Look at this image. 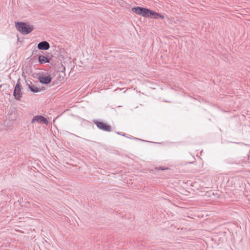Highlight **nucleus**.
Masks as SVG:
<instances>
[{"instance_id":"5","label":"nucleus","mask_w":250,"mask_h":250,"mask_svg":"<svg viewBox=\"0 0 250 250\" xmlns=\"http://www.w3.org/2000/svg\"><path fill=\"white\" fill-rule=\"evenodd\" d=\"M52 77L50 75L45 76L43 73L39 74L38 76L39 81L42 84H47L50 83Z\"/></svg>"},{"instance_id":"2","label":"nucleus","mask_w":250,"mask_h":250,"mask_svg":"<svg viewBox=\"0 0 250 250\" xmlns=\"http://www.w3.org/2000/svg\"><path fill=\"white\" fill-rule=\"evenodd\" d=\"M22 89L21 84V80L18 79L17 83L15 86L13 92V96L15 99L17 100H20L22 96V92L21 89Z\"/></svg>"},{"instance_id":"11","label":"nucleus","mask_w":250,"mask_h":250,"mask_svg":"<svg viewBox=\"0 0 250 250\" xmlns=\"http://www.w3.org/2000/svg\"><path fill=\"white\" fill-rule=\"evenodd\" d=\"M153 18L155 19H164V16L163 15H161L160 14H159L158 13L155 12V16H154Z\"/></svg>"},{"instance_id":"10","label":"nucleus","mask_w":250,"mask_h":250,"mask_svg":"<svg viewBox=\"0 0 250 250\" xmlns=\"http://www.w3.org/2000/svg\"><path fill=\"white\" fill-rule=\"evenodd\" d=\"M155 12H156L148 9V11L147 12V15L148 16L146 17H151L153 18L154 16H155Z\"/></svg>"},{"instance_id":"1","label":"nucleus","mask_w":250,"mask_h":250,"mask_svg":"<svg viewBox=\"0 0 250 250\" xmlns=\"http://www.w3.org/2000/svg\"><path fill=\"white\" fill-rule=\"evenodd\" d=\"M15 27L17 30L23 35H26L31 33L34 29L33 25L23 22H16L15 23Z\"/></svg>"},{"instance_id":"6","label":"nucleus","mask_w":250,"mask_h":250,"mask_svg":"<svg viewBox=\"0 0 250 250\" xmlns=\"http://www.w3.org/2000/svg\"><path fill=\"white\" fill-rule=\"evenodd\" d=\"M32 123L35 122L42 123L45 125H47L48 122L46 118L41 115L35 116L33 117L31 121Z\"/></svg>"},{"instance_id":"3","label":"nucleus","mask_w":250,"mask_h":250,"mask_svg":"<svg viewBox=\"0 0 250 250\" xmlns=\"http://www.w3.org/2000/svg\"><path fill=\"white\" fill-rule=\"evenodd\" d=\"M93 122L100 129L107 132L111 131V127L109 125L97 120H94Z\"/></svg>"},{"instance_id":"9","label":"nucleus","mask_w":250,"mask_h":250,"mask_svg":"<svg viewBox=\"0 0 250 250\" xmlns=\"http://www.w3.org/2000/svg\"><path fill=\"white\" fill-rule=\"evenodd\" d=\"M27 86L28 88L33 92L37 93L40 91V89L39 88L36 87L34 85H30L29 84H27Z\"/></svg>"},{"instance_id":"4","label":"nucleus","mask_w":250,"mask_h":250,"mask_svg":"<svg viewBox=\"0 0 250 250\" xmlns=\"http://www.w3.org/2000/svg\"><path fill=\"white\" fill-rule=\"evenodd\" d=\"M132 11L137 14L141 15L143 17H146L148 15H147V12L148 11V9L142 7H135L132 8Z\"/></svg>"},{"instance_id":"8","label":"nucleus","mask_w":250,"mask_h":250,"mask_svg":"<svg viewBox=\"0 0 250 250\" xmlns=\"http://www.w3.org/2000/svg\"><path fill=\"white\" fill-rule=\"evenodd\" d=\"M39 62L41 64H44L46 62H49V59L43 55H39L38 57Z\"/></svg>"},{"instance_id":"7","label":"nucleus","mask_w":250,"mask_h":250,"mask_svg":"<svg viewBox=\"0 0 250 250\" xmlns=\"http://www.w3.org/2000/svg\"><path fill=\"white\" fill-rule=\"evenodd\" d=\"M38 48L40 50H46L49 49L50 44L46 41H42L38 43Z\"/></svg>"}]
</instances>
